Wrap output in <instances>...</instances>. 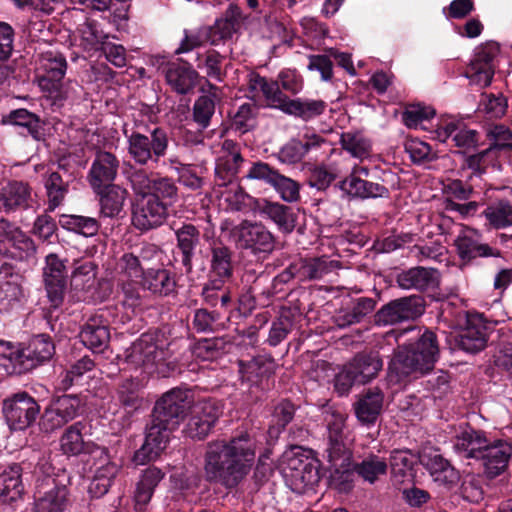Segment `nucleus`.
Wrapping results in <instances>:
<instances>
[{"label": "nucleus", "instance_id": "nucleus-13", "mask_svg": "<svg viewBox=\"0 0 512 512\" xmlns=\"http://www.w3.org/2000/svg\"><path fill=\"white\" fill-rule=\"evenodd\" d=\"M176 427H169L166 423L156 420L152 415V420L147 428L145 442L134 454L133 461L136 465H144L147 462L157 459L160 453L166 448L169 441V435Z\"/></svg>", "mask_w": 512, "mask_h": 512}, {"label": "nucleus", "instance_id": "nucleus-3", "mask_svg": "<svg viewBox=\"0 0 512 512\" xmlns=\"http://www.w3.org/2000/svg\"><path fill=\"white\" fill-rule=\"evenodd\" d=\"M438 357L436 335L425 331L415 343L398 347L389 363V370L399 378L422 376L434 368Z\"/></svg>", "mask_w": 512, "mask_h": 512}, {"label": "nucleus", "instance_id": "nucleus-17", "mask_svg": "<svg viewBox=\"0 0 512 512\" xmlns=\"http://www.w3.org/2000/svg\"><path fill=\"white\" fill-rule=\"evenodd\" d=\"M43 277L48 299L57 308L62 304L66 290V267L58 255L51 253L46 256Z\"/></svg>", "mask_w": 512, "mask_h": 512}, {"label": "nucleus", "instance_id": "nucleus-8", "mask_svg": "<svg viewBox=\"0 0 512 512\" xmlns=\"http://www.w3.org/2000/svg\"><path fill=\"white\" fill-rule=\"evenodd\" d=\"M193 403L190 390L174 388L166 392L155 404L153 414L156 420L169 427H178Z\"/></svg>", "mask_w": 512, "mask_h": 512}, {"label": "nucleus", "instance_id": "nucleus-2", "mask_svg": "<svg viewBox=\"0 0 512 512\" xmlns=\"http://www.w3.org/2000/svg\"><path fill=\"white\" fill-rule=\"evenodd\" d=\"M327 460L330 463V483L340 492L352 488V439L345 432V416L332 413L327 419Z\"/></svg>", "mask_w": 512, "mask_h": 512}, {"label": "nucleus", "instance_id": "nucleus-32", "mask_svg": "<svg viewBox=\"0 0 512 512\" xmlns=\"http://www.w3.org/2000/svg\"><path fill=\"white\" fill-rule=\"evenodd\" d=\"M240 377L251 385L259 384L263 379L274 374L277 364L269 354L258 355L248 361L238 362Z\"/></svg>", "mask_w": 512, "mask_h": 512}, {"label": "nucleus", "instance_id": "nucleus-26", "mask_svg": "<svg viewBox=\"0 0 512 512\" xmlns=\"http://www.w3.org/2000/svg\"><path fill=\"white\" fill-rule=\"evenodd\" d=\"M490 442L485 432L469 427L455 436L453 448L463 458L480 460Z\"/></svg>", "mask_w": 512, "mask_h": 512}, {"label": "nucleus", "instance_id": "nucleus-63", "mask_svg": "<svg viewBox=\"0 0 512 512\" xmlns=\"http://www.w3.org/2000/svg\"><path fill=\"white\" fill-rule=\"evenodd\" d=\"M271 186L285 202L293 203L300 199V185L289 177L278 173Z\"/></svg>", "mask_w": 512, "mask_h": 512}, {"label": "nucleus", "instance_id": "nucleus-10", "mask_svg": "<svg viewBox=\"0 0 512 512\" xmlns=\"http://www.w3.org/2000/svg\"><path fill=\"white\" fill-rule=\"evenodd\" d=\"M68 488L51 476L37 479L32 512H64L68 506Z\"/></svg>", "mask_w": 512, "mask_h": 512}, {"label": "nucleus", "instance_id": "nucleus-46", "mask_svg": "<svg viewBox=\"0 0 512 512\" xmlns=\"http://www.w3.org/2000/svg\"><path fill=\"white\" fill-rule=\"evenodd\" d=\"M383 406V394L375 388L368 390L355 404V413L359 421L371 424L378 418Z\"/></svg>", "mask_w": 512, "mask_h": 512}, {"label": "nucleus", "instance_id": "nucleus-55", "mask_svg": "<svg viewBox=\"0 0 512 512\" xmlns=\"http://www.w3.org/2000/svg\"><path fill=\"white\" fill-rule=\"evenodd\" d=\"M225 281L208 278L202 289V297L207 305L212 307L220 303L221 307H227L231 302L230 291L225 287Z\"/></svg>", "mask_w": 512, "mask_h": 512}, {"label": "nucleus", "instance_id": "nucleus-21", "mask_svg": "<svg viewBox=\"0 0 512 512\" xmlns=\"http://www.w3.org/2000/svg\"><path fill=\"white\" fill-rule=\"evenodd\" d=\"M95 462V474L90 484L89 491L96 497L106 494L112 481L119 471V465L112 462L108 451L104 447H95L92 451Z\"/></svg>", "mask_w": 512, "mask_h": 512}, {"label": "nucleus", "instance_id": "nucleus-1", "mask_svg": "<svg viewBox=\"0 0 512 512\" xmlns=\"http://www.w3.org/2000/svg\"><path fill=\"white\" fill-rule=\"evenodd\" d=\"M260 444L257 435L249 432L209 442L204 454L205 479L227 488L236 487L250 472Z\"/></svg>", "mask_w": 512, "mask_h": 512}, {"label": "nucleus", "instance_id": "nucleus-19", "mask_svg": "<svg viewBox=\"0 0 512 512\" xmlns=\"http://www.w3.org/2000/svg\"><path fill=\"white\" fill-rule=\"evenodd\" d=\"M120 162L116 155L107 151H97L87 174V180L93 191L113 184L116 179Z\"/></svg>", "mask_w": 512, "mask_h": 512}, {"label": "nucleus", "instance_id": "nucleus-47", "mask_svg": "<svg viewBox=\"0 0 512 512\" xmlns=\"http://www.w3.org/2000/svg\"><path fill=\"white\" fill-rule=\"evenodd\" d=\"M481 215L491 229L500 230L512 226V204L508 200L501 199L488 204Z\"/></svg>", "mask_w": 512, "mask_h": 512}, {"label": "nucleus", "instance_id": "nucleus-7", "mask_svg": "<svg viewBox=\"0 0 512 512\" xmlns=\"http://www.w3.org/2000/svg\"><path fill=\"white\" fill-rule=\"evenodd\" d=\"M230 236L239 248L250 250L257 256L267 257L275 249L274 235L261 222L243 220L232 227Z\"/></svg>", "mask_w": 512, "mask_h": 512}, {"label": "nucleus", "instance_id": "nucleus-25", "mask_svg": "<svg viewBox=\"0 0 512 512\" xmlns=\"http://www.w3.org/2000/svg\"><path fill=\"white\" fill-rule=\"evenodd\" d=\"M396 282L401 289L424 292L438 287L440 273L434 268L416 266L398 273Z\"/></svg>", "mask_w": 512, "mask_h": 512}, {"label": "nucleus", "instance_id": "nucleus-54", "mask_svg": "<svg viewBox=\"0 0 512 512\" xmlns=\"http://www.w3.org/2000/svg\"><path fill=\"white\" fill-rule=\"evenodd\" d=\"M14 238L8 244L7 251L1 254L17 260H27L36 253V246L33 240L27 236L21 229L15 232Z\"/></svg>", "mask_w": 512, "mask_h": 512}, {"label": "nucleus", "instance_id": "nucleus-16", "mask_svg": "<svg viewBox=\"0 0 512 512\" xmlns=\"http://www.w3.org/2000/svg\"><path fill=\"white\" fill-rule=\"evenodd\" d=\"M97 266L92 261L78 264L71 275V287L84 302H101L104 296L98 291Z\"/></svg>", "mask_w": 512, "mask_h": 512}, {"label": "nucleus", "instance_id": "nucleus-62", "mask_svg": "<svg viewBox=\"0 0 512 512\" xmlns=\"http://www.w3.org/2000/svg\"><path fill=\"white\" fill-rule=\"evenodd\" d=\"M210 33V29L207 26L200 27L196 30H185L184 38L175 51L176 54L190 52L206 43L211 44Z\"/></svg>", "mask_w": 512, "mask_h": 512}, {"label": "nucleus", "instance_id": "nucleus-31", "mask_svg": "<svg viewBox=\"0 0 512 512\" xmlns=\"http://www.w3.org/2000/svg\"><path fill=\"white\" fill-rule=\"evenodd\" d=\"M208 277L229 281L233 276V252L222 242H213L209 248Z\"/></svg>", "mask_w": 512, "mask_h": 512}, {"label": "nucleus", "instance_id": "nucleus-9", "mask_svg": "<svg viewBox=\"0 0 512 512\" xmlns=\"http://www.w3.org/2000/svg\"><path fill=\"white\" fill-rule=\"evenodd\" d=\"M2 410L11 429L24 430L36 420L40 406L27 392H19L3 401Z\"/></svg>", "mask_w": 512, "mask_h": 512}, {"label": "nucleus", "instance_id": "nucleus-28", "mask_svg": "<svg viewBox=\"0 0 512 512\" xmlns=\"http://www.w3.org/2000/svg\"><path fill=\"white\" fill-rule=\"evenodd\" d=\"M247 97L255 102L264 99L280 108L286 98L280 90L278 81L268 80L257 73L248 75Z\"/></svg>", "mask_w": 512, "mask_h": 512}, {"label": "nucleus", "instance_id": "nucleus-42", "mask_svg": "<svg viewBox=\"0 0 512 512\" xmlns=\"http://www.w3.org/2000/svg\"><path fill=\"white\" fill-rule=\"evenodd\" d=\"M22 468L13 463L0 474V499L4 503H10L19 499L23 493Z\"/></svg>", "mask_w": 512, "mask_h": 512}, {"label": "nucleus", "instance_id": "nucleus-4", "mask_svg": "<svg viewBox=\"0 0 512 512\" xmlns=\"http://www.w3.org/2000/svg\"><path fill=\"white\" fill-rule=\"evenodd\" d=\"M161 254L154 244L143 245L136 252H125L116 261L115 277L129 306L141 304L139 292L140 281L143 279L149 264Z\"/></svg>", "mask_w": 512, "mask_h": 512}, {"label": "nucleus", "instance_id": "nucleus-53", "mask_svg": "<svg viewBox=\"0 0 512 512\" xmlns=\"http://www.w3.org/2000/svg\"><path fill=\"white\" fill-rule=\"evenodd\" d=\"M59 223L62 228L81 234L85 237H91L97 234L99 230L98 221L92 217L80 215H62Z\"/></svg>", "mask_w": 512, "mask_h": 512}, {"label": "nucleus", "instance_id": "nucleus-43", "mask_svg": "<svg viewBox=\"0 0 512 512\" xmlns=\"http://www.w3.org/2000/svg\"><path fill=\"white\" fill-rule=\"evenodd\" d=\"M85 427L82 421H78L65 429L60 438V449L63 454L77 456L93 451L90 449L91 443L84 441L82 432Z\"/></svg>", "mask_w": 512, "mask_h": 512}, {"label": "nucleus", "instance_id": "nucleus-38", "mask_svg": "<svg viewBox=\"0 0 512 512\" xmlns=\"http://www.w3.org/2000/svg\"><path fill=\"white\" fill-rule=\"evenodd\" d=\"M79 337L94 352H103L109 344L110 332L101 317H90L83 325Z\"/></svg>", "mask_w": 512, "mask_h": 512}, {"label": "nucleus", "instance_id": "nucleus-5", "mask_svg": "<svg viewBox=\"0 0 512 512\" xmlns=\"http://www.w3.org/2000/svg\"><path fill=\"white\" fill-rule=\"evenodd\" d=\"M42 69L44 74L39 79V86L55 104L77 95V83L62 82L67 69L66 59L62 55L46 53L42 58Z\"/></svg>", "mask_w": 512, "mask_h": 512}, {"label": "nucleus", "instance_id": "nucleus-44", "mask_svg": "<svg viewBox=\"0 0 512 512\" xmlns=\"http://www.w3.org/2000/svg\"><path fill=\"white\" fill-rule=\"evenodd\" d=\"M177 246L182 253V264L187 272L192 270L194 250L200 243V231L192 224H183L175 231Z\"/></svg>", "mask_w": 512, "mask_h": 512}, {"label": "nucleus", "instance_id": "nucleus-6", "mask_svg": "<svg viewBox=\"0 0 512 512\" xmlns=\"http://www.w3.org/2000/svg\"><path fill=\"white\" fill-rule=\"evenodd\" d=\"M123 134L127 138L130 157L139 165H147L150 161L156 163L167 153L169 137L163 128H154L147 136L139 131L129 133L125 126Z\"/></svg>", "mask_w": 512, "mask_h": 512}, {"label": "nucleus", "instance_id": "nucleus-41", "mask_svg": "<svg viewBox=\"0 0 512 512\" xmlns=\"http://www.w3.org/2000/svg\"><path fill=\"white\" fill-rule=\"evenodd\" d=\"M347 366L358 378V384H365L377 376L383 362L378 353H360L347 363Z\"/></svg>", "mask_w": 512, "mask_h": 512}, {"label": "nucleus", "instance_id": "nucleus-40", "mask_svg": "<svg viewBox=\"0 0 512 512\" xmlns=\"http://www.w3.org/2000/svg\"><path fill=\"white\" fill-rule=\"evenodd\" d=\"M94 192L99 196L100 213L104 217L113 218L121 213L128 195L125 188L109 184Z\"/></svg>", "mask_w": 512, "mask_h": 512}, {"label": "nucleus", "instance_id": "nucleus-52", "mask_svg": "<svg viewBox=\"0 0 512 512\" xmlns=\"http://www.w3.org/2000/svg\"><path fill=\"white\" fill-rule=\"evenodd\" d=\"M374 308L375 301L372 298L361 297L357 299L350 310L343 311L336 317V323L339 327L359 323L365 316L370 314Z\"/></svg>", "mask_w": 512, "mask_h": 512}, {"label": "nucleus", "instance_id": "nucleus-36", "mask_svg": "<svg viewBox=\"0 0 512 512\" xmlns=\"http://www.w3.org/2000/svg\"><path fill=\"white\" fill-rule=\"evenodd\" d=\"M419 461L429 470L434 481L444 485L458 481V472L437 451H424L419 456Z\"/></svg>", "mask_w": 512, "mask_h": 512}, {"label": "nucleus", "instance_id": "nucleus-33", "mask_svg": "<svg viewBox=\"0 0 512 512\" xmlns=\"http://www.w3.org/2000/svg\"><path fill=\"white\" fill-rule=\"evenodd\" d=\"M257 209L261 216L271 220L282 233L289 234L294 230L297 217L291 207L263 199L258 202Z\"/></svg>", "mask_w": 512, "mask_h": 512}, {"label": "nucleus", "instance_id": "nucleus-24", "mask_svg": "<svg viewBox=\"0 0 512 512\" xmlns=\"http://www.w3.org/2000/svg\"><path fill=\"white\" fill-rule=\"evenodd\" d=\"M481 233L470 227H464L455 239V246L461 259L476 257H501V252L488 244L481 243Z\"/></svg>", "mask_w": 512, "mask_h": 512}, {"label": "nucleus", "instance_id": "nucleus-57", "mask_svg": "<svg viewBox=\"0 0 512 512\" xmlns=\"http://www.w3.org/2000/svg\"><path fill=\"white\" fill-rule=\"evenodd\" d=\"M258 108L254 103H244L231 117V127L241 134H245L256 126Z\"/></svg>", "mask_w": 512, "mask_h": 512}, {"label": "nucleus", "instance_id": "nucleus-30", "mask_svg": "<svg viewBox=\"0 0 512 512\" xmlns=\"http://www.w3.org/2000/svg\"><path fill=\"white\" fill-rule=\"evenodd\" d=\"M164 477L165 472L156 466H149L141 472L133 495L136 511L143 512L146 509Z\"/></svg>", "mask_w": 512, "mask_h": 512}, {"label": "nucleus", "instance_id": "nucleus-11", "mask_svg": "<svg viewBox=\"0 0 512 512\" xmlns=\"http://www.w3.org/2000/svg\"><path fill=\"white\" fill-rule=\"evenodd\" d=\"M424 312V301L420 296H407L393 300L376 313L378 325H393L405 320L415 319Z\"/></svg>", "mask_w": 512, "mask_h": 512}, {"label": "nucleus", "instance_id": "nucleus-45", "mask_svg": "<svg viewBox=\"0 0 512 512\" xmlns=\"http://www.w3.org/2000/svg\"><path fill=\"white\" fill-rule=\"evenodd\" d=\"M327 103L314 99H288L282 104L281 110L287 114L299 117L305 121L311 120L324 113Z\"/></svg>", "mask_w": 512, "mask_h": 512}, {"label": "nucleus", "instance_id": "nucleus-14", "mask_svg": "<svg viewBox=\"0 0 512 512\" xmlns=\"http://www.w3.org/2000/svg\"><path fill=\"white\" fill-rule=\"evenodd\" d=\"M286 478L293 492L304 494L313 490L320 481L319 469L317 464L309 458H292L288 463Z\"/></svg>", "mask_w": 512, "mask_h": 512}, {"label": "nucleus", "instance_id": "nucleus-22", "mask_svg": "<svg viewBox=\"0 0 512 512\" xmlns=\"http://www.w3.org/2000/svg\"><path fill=\"white\" fill-rule=\"evenodd\" d=\"M243 161L244 159L237 143L230 139L224 140L221 154L217 159L215 167L216 184L226 185L234 181Z\"/></svg>", "mask_w": 512, "mask_h": 512}, {"label": "nucleus", "instance_id": "nucleus-34", "mask_svg": "<svg viewBox=\"0 0 512 512\" xmlns=\"http://www.w3.org/2000/svg\"><path fill=\"white\" fill-rule=\"evenodd\" d=\"M511 455L512 445L509 442L503 440L490 442L480 459L485 473L491 478L500 475L507 468Z\"/></svg>", "mask_w": 512, "mask_h": 512}, {"label": "nucleus", "instance_id": "nucleus-39", "mask_svg": "<svg viewBox=\"0 0 512 512\" xmlns=\"http://www.w3.org/2000/svg\"><path fill=\"white\" fill-rule=\"evenodd\" d=\"M140 285L155 296L165 297L174 293L176 281L169 270L148 267Z\"/></svg>", "mask_w": 512, "mask_h": 512}, {"label": "nucleus", "instance_id": "nucleus-23", "mask_svg": "<svg viewBox=\"0 0 512 512\" xmlns=\"http://www.w3.org/2000/svg\"><path fill=\"white\" fill-rule=\"evenodd\" d=\"M33 202V189L27 182L9 181L0 189V208L6 213L27 210Z\"/></svg>", "mask_w": 512, "mask_h": 512}, {"label": "nucleus", "instance_id": "nucleus-29", "mask_svg": "<svg viewBox=\"0 0 512 512\" xmlns=\"http://www.w3.org/2000/svg\"><path fill=\"white\" fill-rule=\"evenodd\" d=\"M339 268L340 262L327 256L300 259L290 267L301 281L321 279Z\"/></svg>", "mask_w": 512, "mask_h": 512}, {"label": "nucleus", "instance_id": "nucleus-51", "mask_svg": "<svg viewBox=\"0 0 512 512\" xmlns=\"http://www.w3.org/2000/svg\"><path fill=\"white\" fill-rule=\"evenodd\" d=\"M54 352L55 347L51 338L41 334L32 338L23 355L36 364H41L50 360Z\"/></svg>", "mask_w": 512, "mask_h": 512}, {"label": "nucleus", "instance_id": "nucleus-61", "mask_svg": "<svg viewBox=\"0 0 512 512\" xmlns=\"http://www.w3.org/2000/svg\"><path fill=\"white\" fill-rule=\"evenodd\" d=\"M417 461V457L409 450H394L390 455V467L394 477L404 478Z\"/></svg>", "mask_w": 512, "mask_h": 512}, {"label": "nucleus", "instance_id": "nucleus-64", "mask_svg": "<svg viewBox=\"0 0 512 512\" xmlns=\"http://www.w3.org/2000/svg\"><path fill=\"white\" fill-rule=\"evenodd\" d=\"M296 408L290 401L283 400L278 403L272 413L273 426L270 427V433L279 434L294 418Z\"/></svg>", "mask_w": 512, "mask_h": 512}, {"label": "nucleus", "instance_id": "nucleus-59", "mask_svg": "<svg viewBox=\"0 0 512 512\" xmlns=\"http://www.w3.org/2000/svg\"><path fill=\"white\" fill-rule=\"evenodd\" d=\"M355 469L364 480L373 483L379 476L386 474L387 463L376 455H370L358 464Z\"/></svg>", "mask_w": 512, "mask_h": 512}, {"label": "nucleus", "instance_id": "nucleus-12", "mask_svg": "<svg viewBox=\"0 0 512 512\" xmlns=\"http://www.w3.org/2000/svg\"><path fill=\"white\" fill-rule=\"evenodd\" d=\"M498 52V45L493 42L476 48L474 57L465 71V76L471 84L481 88L491 84L495 71L493 60Z\"/></svg>", "mask_w": 512, "mask_h": 512}, {"label": "nucleus", "instance_id": "nucleus-15", "mask_svg": "<svg viewBox=\"0 0 512 512\" xmlns=\"http://www.w3.org/2000/svg\"><path fill=\"white\" fill-rule=\"evenodd\" d=\"M168 216L165 202L155 197H144L137 201L132 212V223L140 231L161 226Z\"/></svg>", "mask_w": 512, "mask_h": 512}, {"label": "nucleus", "instance_id": "nucleus-20", "mask_svg": "<svg viewBox=\"0 0 512 512\" xmlns=\"http://www.w3.org/2000/svg\"><path fill=\"white\" fill-rule=\"evenodd\" d=\"M164 357L165 351L155 342L154 336L143 334L128 350L126 361L135 367L150 369L163 361Z\"/></svg>", "mask_w": 512, "mask_h": 512}, {"label": "nucleus", "instance_id": "nucleus-56", "mask_svg": "<svg viewBox=\"0 0 512 512\" xmlns=\"http://www.w3.org/2000/svg\"><path fill=\"white\" fill-rule=\"evenodd\" d=\"M214 113V95H202L195 100L192 109V119L197 125L199 131H202L210 126Z\"/></svg>", "mask_w": 512, "mask_h": 512}, {"label": "nucleus", "instance_id": "nucleus-49", "mask_svg": "<svg viewBox=\"0 0 512 512\" xmlns=\"http://www.w3.org/2000/svg\"><path fill=\"white\" fill-rule=\"evenodd\" d=\"M341 147L352 157L363 161L368 159L372 153V144L360 132H344L340 136Z\"/></svg>", "mask_w": 512, "mask_h": 512}, {"label": "nucleus", "instance_id": "nucleus-27", "mask_svg": "<svg viewBox=\"0 0 512 512\" xmlns=\"http://www.w3.org/2000/svg\"><path fill=\"white\" fill-rule=\"evenodd\" d=\"M457 345L468 353L483 350L487 343L486 327L478 315H466V326L456 337Z\"/></svg>", "mask_w": 512, "mask_h": 512}, {"label": "nucleus", "instance_id": "nucleus-48", "mask_svg": "<svg viewBox=\"0 0 512 512\" xmlns=\"http://www.w3.org/2000/svg\"><path fill=\"white\" fill-rule=\"evenodd\" d=\"M44 187L48 199L47 211L52 212L63 204L69 185L56 171L48 172L44 179Z\"/></svg>", "mask_w": 512, "mask_h": 512}, {"label": "nucleus", "instance_id": "nucleus-58", "mask_svg": "<svg viewBox=\"0 0 512 512\" xmlns=\"http://www.w3.org/2000/svg\"><path fill=\"white\" fill-rule=\"evenodd\" d=\"M141 383L138 379H125L118 388V400L129 409L136 410L141 406L142 397L140 396Z\"/></svg>", "mask_w": 512, "mask_h": 512}, {"label": "nucleus", "instance_id": "nucleus-18", "mask_svg": "<svg viewBox=\"0 0 512 512\" xmlns=\"http://www.w3.org/2000/svg\"><path fill=\"white\" fill-rule=\"evenodd\" d=\"M80 400L77 397L63 395L53 400L45 409L42 425L46 431L64 426L78 415Z\"/></svg>", "mask_w": 512, "mask_h": 512}, {"label": "nucleus", "instance_id": "nucleus-37", "mask_svg": "<svg viewBox=\"0 0 512 512\" xmlns=\"http://www.w3.org/2000/svg\"><path fill=\"white\" fill-rule=\"evenodd\" d=\"M242 13L239 7L230 5L223 17L217 19L210 29L211 45H218L233 37L241 27Z\"/></svg>", "mask_w": 512, "mask_h": 512}, {"label": "nucleus", "instance_id": "nucleus-60", "mask_svg": "<svg viewBox=\"0 0 512 512\" xmlns=\"http://www.w3.org/2000/svg\"><path fill=\"white\" fill-rule=\"evenodd\" d=\"M149 197H155L166 204H173L178 199V188L172 178L156 174Z\"/></svg>", "mask_w": 512, "mask_h": 512}, {"label": "nucleus", "instance_id": "nucleus-35", "mask_svg": "<svg viewBox=\"0 0 512 512\" xmlns=\"http://www.w3.org/2000/svg\"><path fill=\"white\" fill-rule=\"evenodd\" d=\"M339 189L351 198L369 199L388 197L389 190L384 185L363 178L345 177L338 183Z\"/></svg>", "mask_w": 512, "mask_h": 512}, {"label": "nucleus", "instance_id": "nucleus-50", "mask_svg": "<svg viewBox=\"0 0 512 512\" xmlns=\"http://www.w3.org/2000/svg\"><path fill=\"white\" fill-rule=\"evenodd\" d=\"M197 73L184 66L173 65L166 71V81L179 94H186L196 84Z\"/></svg>", "mask_w": 512, "mask_h": 512}]
</instances>
